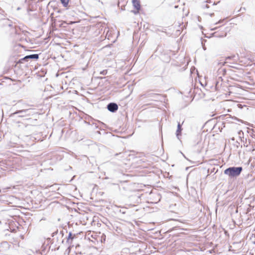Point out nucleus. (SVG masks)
<instances>
[{"label": "nucleus", "instance_id": "obj_10", "mask_svg": "<svg viewBox=\"0 0 255 255\" xmlns=\"http://www.w3.org/2000/svg\"><path fill=\"white\" fill-rule=\"evenodd\" d=\"M197 145H198V148L197 149V151L200 152L201 151V150L202 148V144H201V138H199L198 140L197 144L196 145H195V146H197Z\"/></svg>", "mask_w": 255, "mask_h": 255}, {"label": "nucleus", "instance_id": "obj_12", "mask_svg": "<svg viewBox=\"0 0 255 255\" xmlns=\"http://www.w3.org/2000/svg\"><path fill=\"white\" fill-rule=\"evenodd\" d=\"M221 84H220V82L219 81H216V90H218L219 87L221 86Z\"/></svg>", "mask_w": 255, "mask_h": 255}, {"label": "nucleus", "instance_id": "obj_5", "mask_svg": "<svg viewBox=\"0 0 255 255\" xmlns=\"http://www.w3.org/2000/svg\"><path fill=\"white\" fill-rule=\"evenodd\" d=\"M107 108L110 112L115 113L118 110V105L116 103H110L107 105Z\"/></svg>", "mask_w": 255, "mask_h": 255}, {"label": "nucleus", "instance_id": "obj_1", "mask_svg": "<svg viewBox=\"0 0 255 255\" xmlns=\"http://www.w3.org/2000/svg\"><path fill=\"white\" fill-rule=\"evenodd\" d=\"M243 169L241 166H232L226 169L224 174L227 175L231 179H234L238 177L242 173Z\"/></svg>", "mask_w": 255, "mask_h": 255}, {"label": "nucleus", "instance_id": "obj_20", "mask_svg": "<svg viewBox=\"0 0 255 255\" xmlns=\"http://www.w3.org/2000/svg\"><path fill=\"white\" fill-rule=\"evenodd\" d=\"M199 27H200V28L201 29H202V28H203V26H202L200 25V26H199Z\"/></svg>", "mask_w": 255, "mask_h": 255}, {"label": "nucleus", "instance_id": "obj_19", "mask_svg": "<svg viewBox=\"0 0 255 255\" xmlns=\"http://www.w3.org/2000/svg\"><path fill=\"white\" fill-rule=\"evenodd\" d=\"M197 18H198V21H200V19H201V17H200V16H198V17H197Z\"/></svg>", "mask_w": 255, "mask_h": 255}, {"label": "nucleus", "instance_id": "obj_18", "mask_svg": "<svg viewBox=\"0 0 255 255\" xmlns=\"http://www.w3.org/2000/svg\"><path fill=\"white\" fill-rule=\"evenodd\" d=\"M57 233H58V230H57L56 231H55L52 233V237H54L55 236V235L57 234Z\"/></svg>", "mask_w": 255, "mask_h": 255}, {"label": "nucleus", "instance_id": "obj_15", "mask_svg": "<svg viewBox=\"0 0 255 255\" xmlns=\"http://www.w3.org/2000/svg\"><path fill=\"white\" fill-rule=\"evenodd\" d=\"M246 10L245 7H241L240 9L238 11V12H244Z\"/></svg>", "mask_w": 255, "mask_h": 255}, {"label": "nucleus", "instance_id": "obj_17", "mask_svg": "<svg viewBox=\"0 0 255 255\" xmlns=\"http://www.w3.org/2000/svg\"><path fill=\"white\" fill-rule=\"evenodd\" d=\"M202 7H203L204 8H209V6L208 4H206V3L204 4L203 5Z\"/></svg>", "mask_w": 255, "mask_h": 255}, {"label": "nucleus", "instance_id": "obj_24", "mask_svg": "<svg viewBox=\"0 0 255 255\" xmlns=\"http://www.w3.org/2000/svg\"><path fill=\"white\" fill-rule=\"evenodd\" d=\"M182 155H183V156L185 157V155H184V154H182Z\"/></svg>", "mask_w": 255, "mask_h": 255}, {"label": "nucleus", "instance_id": "obj_4", "mask_svg": "<svg viewBox=\"0 0 255 255\" xmlns=\"http://www.w3.org/2000/svg\"><path fill=\"white\" fill-rule=\"evenodd\" d=\"M133 6L136 10H132V12L135 14L139 13V11L141 9L140 2L139 0H132Z\"/></svg>", "mask_w": 255, "mask_h": 255}, {"label": "nucleus", "instance_id": "obj_14", "mask_svg": "<svg viewBox=\"0 0 255 255\" xmlns=\"http://www.w3.org/2000/svg\"><path fill=\"white\" fill-rule=\"evenodd\" d=\"M108 71L107 70H104L103 71H101L100 73V74L103 75H105L107 74Z\"/></svg>", "mask_w": 255, "mask_h": 255}, {"label": "nucleus", "instance_id": "obj_9", "mask_svg": "<svg viewBox=\"0 0 255 255\" xmlns=\"http://www.w3.org/2000/svg\"><path fill=\"white\" fill-rule=\"evenodd\" d=\"M183 123V122H182V124L178 123V125H177V129L176 130V134L177 137L178 139H179V136L181 135V131L182 130V125Z\"/></svg>", "mask_w": 255, "mask_h": 255}, {"label": "nucleus", "instance_id": "obj_6", "mask_svg": "<svg viewBox=\"0 0 255 255\" xmlns=\"http://www.w3.org/2000/svg\"><path fill=\"white\" fill-rule=\"evenodd\" d=\"M10 245L9 243L6 241H3L1 243L0 245V248H1V251L3 252L9 250L10 248Z\"/></svg>", "mask_w": 255, "mask_h": 255}, {"label": "nucleus", "instance_id": "obj_7", "mask_svg": "<svg viewBox=\"0 0 255 255\" xmlns=\"http://www.w3.org/2000/svg\"><path fill=\"white\" fill-rule=\"evenodd\" d=\"M0 24H1L3 26H8L9 27H11L12 26V22L8 19H2L0 21Z\"/></svg>", "mask_w": 255, "mask_h": 255}, {"label": "nucleus", "instance_id": "obj_8", "mask_svg": "<svg viewBox=\"0 0 255 255\" xmlns=\"http://www.w3.org/2000/svg\"><path fill=\"white\" fill-rule=\"evenodd\" d=\"M76 238V235L73 234L71 232H69L68 237L67 238V243L71 245L72 243L73 240Z\"/></svg>", "mask_w": 255, "mask_h": 255}, {"label": "nucleus", "instance_id": "obj_16", "mask_svg": "<svg viewBox=\"0 0 255 255\" xmlns=\"http://www.w3.org/2000/svg\"><path fill=\"white\" fill-rule=\"evenodd\" d=\"M153 95V96L156 95L154 94H148V95H142L141 96H144V97H150L151 96L150 95Z\"/></svg>", "mask_w": 255, "mask_h": 255}, {"label": "nucleus", "instance_id": "obj_23", "mask_svg": "<svg viewBox=\"0 0 255 255\" xmlns=\"http://www.w3.org/2000/svg\"><path fill=\"white\" fill-rule=\"evenodd\" d=\"M182 155H183V156L185 157V155H184V154H182Z\"/></svg>", "mask_w": 255, "mask_h": 255}, {"label": "nucleus", "instance_id": "obj_11", "mask_svg": "<svg viewBox=\"0 0 255 255\" xmlns=\"http://www.w3.org/2000/svg\"><path fill=\"white\" fill-rule=\"evenodd\" d=\"M63 6L67 7L68 6L70 0H60Z\"/></svg>", "mask_w": 255, "mask_h": 255}, {"label": "nucleus", "instance_id": "obj_13", "mask_svg": "<svg viewBox=\"0 0 255 255\" xmlns=\"http://www.w3.org/2000/svg\"><path fill=\"white\" fill-rule=\"evenodd\" d=\"M212 35L213 36H215L216 37H222L224 36L223 35H220L217 34L216 32H214V33H212Z\"/></svg>", "mask_w": 255, "mask_h": 255}, {"label": "nucleus", "instance_id": "obj_3", "mask_svg": "<svg viewBox=\"0 0 255 255\" xmlns=\"http://www.w3.org/2000/svg\"><path fill=\"white\" fill-rule=\"evenodd\" d=\"M39 58V54H33L25 56L19 60L18 63H23L24 62H27L30 59L37 60Z\"/></svg>", "mask_w": 255, "mask_h": 255}, {"label": "nucleus", "instance_id": "obj_22", "mask_svg": "<svg viewBox=\"0 0 255 255\" xmlns=\"http://www.w3.org/2000/svg\"><path fill=\"white\" fill-rule=\"evenodd\" d=\"M222 71H225V69H223L222 70Z\"/></svg>", "mask_w": 255, "mask_h": 255}, {"label": "nucleus", "instance_id": "obj_2", "mask_svg": "<svg viewBox=\"0 0 255 255\" xmlns=\"http://www.w3.org/2000/svg\"><path fill=\"white\" fill-rule=\"evenodd\" d=\"M30 106H31L29 105H26L25 106V109L17 110L13 113H12L10 116L12 117H14L15 116H17V117L23 118L33 115L35 113V112L34 109L29 108Z\"/></svg>", "mask_w": 255, "mask_h": 255}, {"label": "nucleus", "instance_id": "obj_21", "mask_svg": "<svg viewBox=\"0 0 255 255\" xmlns=\"http://www.w3.org/2000/svg\"><path fill=\"white\" fill-rule=\"evenodd\" d=\"M216 29V28H214L212 29L211 30H215Z\"/></svg>", "mask_w": 255, "mask_h": 255}]
</instances>
